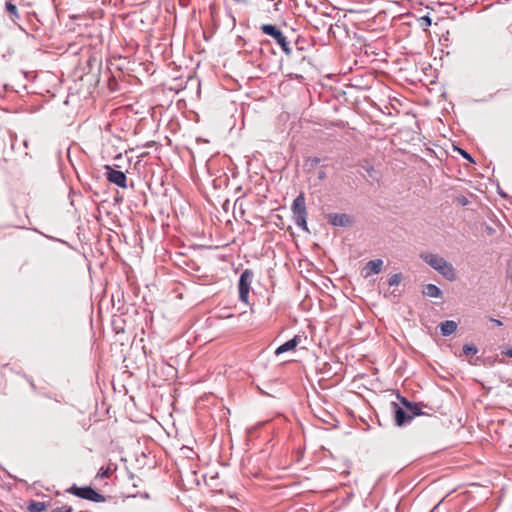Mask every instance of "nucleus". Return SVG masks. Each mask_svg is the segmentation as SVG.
I'll list each match as a JSON object with an SVG mask.
<instances>
[{
    "instance_id": "f257e3e1",
    "label": "nucleus",
    "mask_w": 512,
    "mask_h": 512,
    "mask_svg": "<svg viewBox=\"0 0 512 512\" xmlns=\"http://www.w3.org/2000/svg\"><path fill=\"white\" fill-rule=\"evenodd\" d=\"M292 213L295 224L302 228L304 231H308L307 226V211H306V202L305 196L303 193H300L293 201L292 204Z\"/></svg>"
},
{
    "instance_id": "f03ea898",
    "label": "nucleus",
    "mask_w": 512,
    "mask_h": 512,
    "mask_svg": "<svg viewBox=\"0 0 512 512\" xmlns=\"http://www.w3.org/2000/svg\"><path fill=\"white\" fill-rule=\"evenodd\" d=\"M67 492L70 494H73L79 498H83V499L97 502V503H101V502L105 501V497L102 494L95 491L90 486L78 487V486L74 485V486L70 487L69 489H67Z\"/></svg>"
},
{
    "instance_id": "7ed1b4c3",
    "label": "nucleus",
    "mask_w": 512,
    "mask_h": 512,
    "mask_svg": "<svg viewBox=\"0 0 512 512\" xmlns=\"http://www.w3.org/2000/svg\"><path fill=\"white\" fill-rule=\"evenodd\" d=\"M260 29L264 34L271 36L276 41V43L281 47L282 51L286 55H289L291 53V48L286 37L274 25L263 24Z\"/></svg>"
},
{
    "instance_id": "20e7f679",
    "label": "nucleus",
    "mask_w": 512,
    "mask_h": 512,
    "mask_svg": "<svg viewBox=\"0 0 512 512\" xmlns=\"http://www.w3.org/2000/svg\"><path fill=\"white\" fill-rule=\"evenodd\" d=\"M253 273L252 271L246 269L240 275L238 289H239V298L242 302H248V296L250 291V285L252 282Z\"/></svg>"
},
{
    "instance_id": "39448f33",
    "label": "nucleus",
    "mask_w": 512,
    "mask_h": 512,
    "mask_svg": "<svg viewBox=\"0 0 512 512\" xmlns=\"http://www.w3.org/2000/svg\"><path fill=\"white\" fill-rule=\"evenodd\" d=\"M104 168L106 170L105 176L109 182L121 188L127 187V177L122 171L115 170L109 165H106Z\"/></svg>"
},
{
    "instance_id": "423d86ee",
    "label": "nucleus",
    "mask_w": 512,
    "mask_h": 512,
    "mask_svg": "<svg viewBox=\"0 0 512 512\" xmlns=\"http://www.w3.org/2000/svg\"><path fill=\"white\" fill-rule=\"evenodd\" d=\"M383 261L381 259H375L369 261L362 270L363 276L365 278L371 276L372 274H378L382 271Z\"/></svg>"
},
{
    "instance_id": "0eeeda50",
    "label": "nucleus",
    "mask_w": 512,
    "mask_h": 512,
    "mask_svg": "<svg viewBox=\"0 0 512 512\" xmlns=\"http://www.w3.org/2000/svg\"><path fill=\"white\" fill-rule=\"evenodd\" d=\"M328 221L333 226H347L350 224V218L344 213H331L327 216Z\"/></svg>"
},
{
    "instance_id": "6e6552de",
    "label": "nucleus",
    "mask_w": 512,
    "mask_h": 512,
    "mask_svg": "<svg viewBox=\"0 0 512 512\" xmlns=\"http://www.w3.org/2000/svg\"><path fill=\"white\" fill-rule=\"evenodd\" d=\"M441 275H443L446 279L453 281L456 278L455 270L453 266L447 262L445 259L436 269Z\"/></svg>"
},
{
    "instance_id": "1a4fd4ad",
    "label": "nucleus",
    "mask_w": 512,
    "mask_h": 512,
    "mask_svg": "<svg viewBox=\"0 0 512 512\" xmlns=\"http://www.w3.org/2000/svg\"><path fill=\"white\" fill-rule=\"evenodd\" d=\"M441 275H443L446 279L453 281L456 278L455 270L453 266L447 262L445 259L436 269Z\"/></svg>"
},
{
    "instance_id": "9d476101",
    "label": "nucleus",
    "mask_w": 512,
    "mask_h": 512,
    "mask_svg": "<svg viewBox=\"0 0 512 512\" xmlns=\"http://www.w3.org/2000/svg\"><path fill=\"white\" fill-rule=\"evenodd\" d=\"M392 408L394 412L395 423L398 426H402L406 422L410 421L408 419V413L405 412L397 403L392 402Z\"/></svg>"
},
{
    "instance_id": "9b49d317",
    "label": "nucleus",
    "mask_w": 512,
    "mask_h": 512,
    "mask_svg": "<svg viewBox=\"0 0 512 512\" xmlns=\"http://www.w3.org/2000/svg\"><path fill=\"white\" fill-rule=\"evenodd\" d=\"M299 342H300V338H299V336L296 335L294 338H292V339L288 340L287 342H285L284 344L280 345L275 350V354L280 355L284 352L295 350V348L297 347Z\"/></svg>"
},
{
    "instance_id": "f8f14e48",
    "label": "nucleus",
    "mask_w": 512,
    "mask_h": 512,
    "mask_svg": "<svg viewBox=\"0 0 512 512\" xmlns=\"http://www.w3.org/2000/svg\"><path fill=\"white\" fill-rule=\"evenodd\" d=\"M400 401L408 410V419L409 420H412L415 416H418V415L421 414V410H420V408L418 407L417 404L409 402L404 397H400Z\"/></svg>"
},
{
    "instance_id": "ddd939ff",
    "label": "nucleus",
    "mask_w": 512,
    "mask_h": 512,
    "mask_svg": "<svg viewBox=\"0 0 512 512\" xmlns=\"http://www.w3.org/2000/svg\"><path fill=\"white\" fill-rule=\"evenodd\" d=\"M422 258L424 259V261L429 264L432 268H434L435 270L437 269V267L442 263V261L444 260L443 257L437 255V254H432V253H428V254H425V255H422Z\"/></svg>"
},
{
    "instance_id": "4468645a",
    "label": "nucleus",
    "mask_w": 512,
    "mask_h": 512,
    "mask_svg": "<svg viewBox=\"0 0 512 512\" xmlns=\"http://www.w3.org/2000/svg\"><path fill=\"white\" fill-rule=\"evenodd\" d=\"M442 335L449 336L453 334L457 329V323L452 320H447L441 323L440 325Z\"/></svg>"
},
{
    "instance_id": "2eb2a0df",
    "label": "nucleus",
    "mask_w": 512,
    "mask_h": 512,
    "mask_svg": "<svg viewBox=\"0 0 512 512\" xmlns=\"http://www.w3.org/2000/svg\"><path fill=\"white\" fill-rule=\"evenodd\" d=\"M423 293L433 298H440L442 296L441 290L434 284H427L423 289Z\"/></svg>"
},
{
    "instance_id": "dca6fc26",
    "label": "nucleus",
    "mask_w": 512,
    "mask_h": 512,
    "mask_svg": "<svg viewBox=\"0 0 512 512\" xmlns=\"http://www.w3.org/2000/svg\"><path fill=\"white\" fill-rule=\"evenodd\" d=\"M116 470V468H112L110 465L107 467H102L97 473V477L99 478H109L112 473Z\"/></svg>"
},
{
    "instance_id": "f3484780",
    "label": "nucleus",
    "mask_w": 512,
    "mask_h": 512,
    "mask_svg": "<svg viewBox=\"0 0 512 512\" xmlns=\"http://www.w3.org/2000/svg\"><path fill=\"white\" fill-rule=\"evenodd\" d=\"M463 352L466 355H475L477 353V348L475 345L472 344H465L463 346Z\"/></svg>"
},
{
    "instance_id": "a211bd4d",
    "label": "nucleus",
    "mask_w": 512,
    "mask_h": 512,
    "mask_svg": "<svg viewBox=\"0 0 512 512\" xmlns=\"http://www.w3.org/2000/svg\"><path fill=\"white\" fill-rule=\"evenodd\" d=\"M431 22L432 21L429 16H423L419 19V24L424 30H427L428 27L431 26Z\"/></svg>"
},
{
    "instance_id": "6ab92c4d",
    "label": "nucleus",
    "mask_w": 512,
    "mask_h": 512,
    "mask_svg": "<svg viewBox=\"0 0 512 512\" xmlns=\"http://www.w3.org/2000/svg\"><path fill=\"white\" fill-rule=\"evenodd\" d=\"M401 282V274H393L390 276L388 283L390 286H396Z\"/></svg>"
},
{
    "instance_id": "aec40b11",
    "label": "nucleus",
    "mask_w": 512,
    "mask_h": 512,
    "mask_svg": "<svg viewBox=\"0 0 512 512\" xmlns=\"http://www.w3.org/2000/svg\"><path fill=\"white\" fill-rule=\"evenodd\" d=\"M6 9L11 15H17V7L11 2H6Z\"/></svg>"
},
{
    "instance_id": "412c9836",
    "label": "nucleus",
    "mask_w": 512,
    "mask_h": 512,
    "mask_svg": "<svg viewBox=\"0 0 512 512\" xmlns=\"http://www.w3.org/2000/svg\"><path fill=\"white\" fill-rule=\"evenodd\" d=\"M52 512H72V507H67V506L57 507V508L53 509Z\"/></svg>"
},
{
    "instance_id": "4be33fe9",
    "label": "nucleus",
    "mask_w": 512,
    "mask_h": 512,
    "mask_svg": "<svg viewBox=\"0 0 512 512\" xmlns=\"http://www.w3.org/2000/svg\"><path fill=\"white\" fill-rule=\"evenodd\" d=\"M44 509V504L41 502H34V512H40Z\"/></svg>"
},
{
    "instance_id": "5701e85b",
    "label": "nucleus",
    "mask_w": 512,
    "mask_h": 512,
    "mask_svg": "<svg viewBox=\"0 0 512 512\" xmlns=\"http://www.w3.org/2000/svg\"><path fill=\"white\" fill-rule=\"evenodd\" d=\"M460 153H461V155H462L465 159H467V160H468V161H470V162H473V159L471 158V156H470L466 151H464V150L460 149Z\"/></svg>"
},
{
    "instance_id": "b1692460",
    "label": "nucleus",
    "mask_w": 512,
    "mask_h": 512,
    "mask_svg": "<svg viewBox=\"0 0 512 512\" xmlns=\"http://www.w3.org/2000/svg\"><path fill=\"white\" fill-rule=\"evenodd\" d=\"M25 504H26L27 510L32 512V499L26 500Z\"/></svg>"
},
{
    "instance_id": "393cba45",
    "label": "nucleus",
    "mask_w": 512,
    "mask_h": 512,
    "mask_svg": "<svg viewBox=\"0 0 512 512\" xmlns=\"http://www.w3.org/2000/svg\"><path fill=\"white\" fill-rule=\"evenodd\" d=\"M459 203L462 205H466V204H468V200L466 197H461V198H459Z\"/></svg>"
},
{
    "instance_id": "a878e982",
    "label": "nucleus",
    "mask_w": 512,
    "mask_h": 512,
    "mask_svg": "<svg viewBox=\"0 0 512 512\" xmlns=\"http://www.w3.org/2000/svg\"><path fill=\"white\" fill-rule=\"evenodd\" d=\"M325 176H326V175H325V172H324V171L319 172V176H318V177H319V179H324V178H325Z\"/></svg>"
},
{
    "instance_id": "bb28decb",
    "label": "nucleus",
    "mask_w": 512,
    "mask_h": 512,
    "mask_svg": "<svg viewBox=\"0 0 512 512\" xmlns=\"http://www.w3.org/2000/svg\"><path fill=\"white\" fill-rule=\"evenodd\" d=\"M505 354L509 357H512V347L510 349H508Z\"/></svg>"
},
{
    "instance_id": "cd10ccee",
    "label": "nucleus",
    "mask_w": 512,
    "mask_h": 512,
    "mask_svg": "<svg viewBox=\"0 0 512 512\" xmlns=\"http://www.w3.org/2000/svg\"><path fill=\"white\" fill-rule=\"evenodd\" d=\"M23 144L25 145V147H27V146H28V141H27V140H24V141H23Z\"/></svg>"
},
{
    "instance_id": "c85d7f7f",
    "label": "nucleus",
    "mask_w": 512,
    "mask_h": 512,
    "mask_svg": "<svg viewBox=\"0 0 512 512\" xmlns=\"http://www.w3.org/2000/svg\"><path fill=\"white\" fill-rule=\"evenodd\" d=\"M20 483L23 484V485H26V481H23V480H20Z\"/></svg>"
},
{
    "instance_id": "c756f323",
    "label": "nucleus",
    "mask_w": 512,
    "mask_h": 512,
    "mask_svg": "<svg viewBox=\"0 0 512 512\" xmlns=\"http://www.w3.org/2000/svg\"><path fill=\"white\" fill-rule=\"evenodd\" d=\"M496 324L501 325L502 323L498 320H496Z\"/></svg>"
},
{
    "instance_id": "7c9ffc66",
    "label": "nucleus",
    "mask_w": 512,
    "mask_h": 512,
    "mask_svg": "<svg viewBox=\"0 0 512 512\" xmlns=\"http://www.w3.org/2000/svg\"><path fill=\"white\" fill-rule=\"evenodd\" d=\"M0 512H3L2 510H0Z\"/></svg>"
}]
</instances>
